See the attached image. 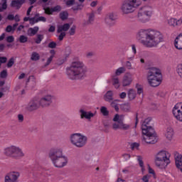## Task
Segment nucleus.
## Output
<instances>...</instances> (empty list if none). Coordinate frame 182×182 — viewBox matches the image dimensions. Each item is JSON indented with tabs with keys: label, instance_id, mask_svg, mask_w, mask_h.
<instances>
[{
	"label": "nucleus",
	"instance_id": "nucleus-44",
	"mask_svg": "<svg viewBox=\"0 0 182 182\" xmlns=\"http://www.w3.org/2000/svg\"><path fill=\"white\" fill-rule=\"evenodd\" d=\"M130 129V125L124 124L123 122L120 123V129L121 130H129Z\"/></svg>",
	"mask_w": 182,
	"mask_h": 182
},
{
	"label": "nucleus",
	"instance_id": "nucleus-16",
	"mask_svg": "<svg viewBox=\"0 0 182 182\" xmlns=\"http://www.w3.org/2000/svg\"><path fill=\"white\" fill-rule=\"evenodd\" d=\"M174 129L172 127H168L164 132V136L168 141H173L174 139Z\"/></svg>",
	"mask_w": 182,
	"mask_h": 182
},
{
	"label": "nucleus",
	"instance_id": "nucleus-17",
	"mask_svg": "<svg viewBox=\"0 0 182 182\" xmlns=\"http://www.w3.org/2000/svg\"><path fill=\"white\" fill-rule=\"evenodd\" d=\"M167 23L169 26L172 28H176V26H181V20L177 19L174 17H171L167 20Z\"/></svg>",
	"mask_w": 182,
	"mask_h": 182
},
{
	"label": "nucleus",
	"instance_id": "nucleus-33",
	"mask_svg": "<svg viewBox=\"0 0 182 182\" xmlns=\"http://www.w3.org/2000/svg\"><path fill=\"white\" fill-rule=\"evenodd\" d=\"M116 19H117V17H116L115 14L113 13H110L107 15L105 21H106L107 23H109V21H116Z\"/></svg>",
	"mask_w": 182,
	"mask_h": 182
},
{
	"label": "nucleus",
	"instance_id": "nucleus-31",
	"mask_svg": "<svg viewBox=\"0 0 182 182\" xmlns=\"http://www.w3.org/2000/svg\"><path fill=\"white\" fill-rule=\"evenodd\" d=\"M147 168H148L149 174H151V176H152L153 178H154V180H156V178H157V175H156V171H154V169H153L151 168V166H150V164H147Z\"/></svg>",
	"mask_w": 182,
	"mask_h": 182
},
{
	"label": "nucleus",
	"instance_id": "nucleus-32",
	"mask_svg": "<svg viewBox=\"0 0 182 182\" xmlns=\"http://www.w3.org/2000/svg\"><path fill=\"white\" fill-rule=\"evenodd\" d=\"M50 56L48 58L47 62L46 63V66H48V65H50V62H52L53 58H55V50H51L50 51Z\"/></svg>",
	"mask_w": 182,
	"mask_h": 182
},
{
	"label": "nucleus",
	"instance_id": "nucleus-1",
	"mask_svg": "<svg viewBox=\"0 0 182 182\" xmlns=\"http://www.w3.org/2000/svg\"><path fill=\"white\" fill-rule=\"evenodd\" d=\"M138 41L146 48H154L163 41V34L153 29H141L136 34Z\"/></svg>",
	"mask_w": 182,
	"mask_h": 182
},
{
	"label": "nucleus",
	"instance_id": "nucleus-34",
	"mask_svg": "<svg viewBox=\"0 0 182 182\" xmlns=\"http://www.w3.org/2000/svg\"><path fill=\"white\" fill-rule=\"evenodd\" d=\"M16 26H18V23H15L12 26H8L6 28V32H8V33H14L15 32V29H16Z\"/></svg>",
	"mask_w": 182,
	"mask_h": 182
},
{
	"label": "nucleus",
	"instance_id": "nucleus-11",
	"mask_svg": "<svg viewBox=\"0 0 182 182\" xmlns=\"http://www.w3.org/2000/svg\"><path fill=\"white\" fill-rule=\"evenodd\" d=\"M172 113L176 120L182 123V102H178L174 105Z\"/></svg>",
	"mask_w": 182,
	"mask_h": 182
},
{
	"label": "nucleus",
	"instance_id": "nucleus-7",
	"mask_svg": "<svg viewBox=\"0 0 182 182\" xmlns=\"http://www.w3.org/2000/svg\"><path fill=\"white\" fill-rule=\"evenodd\" d=\"M4 154L5 156H7V157H13V159H16V160H19V159L25 157V152H23V150L16 145H11L4 148Z\"/></svg>",
	"mask_w": 182,
	"mask_h": 182
},
{
	"label": "nucleus",
	"instance_id": "nucleus-8",
	"mask_svg": "<svg viewBox=\"0 0 182 182\" xmlns=\"http://www.w3.org/2000/svg\"><path fill=\"white\" fill-rule=\"evenodd\" d=\"M140 5H141V0H127L122 3L121 11L124 15H129V14H133Z\"/></svg>",
	"mask_w": 182,
	"mask_h": 182
},
{
	"label": "nucleus",
	"instance_id": "nucleus-2",
	"mask_svg": "<svg viewBox=\"0 0 182 182\" xmlns=\"http://www.w3.org/2000/svg\"><path fill=\"white\" fill-rule=\"evenodd\" d=\"M87 72V67H86L83 61L80 60L73 62L70 67L66 69L67 76L72 80L85 77Z\"/></svg>",
	"mask_w": 182,
	"mask_h": 182
},
{
	"label": "nucleus",
	"instance_id": "nucleus-14",
	"mask_svg": "<svg viewBox=\"0 0 182 182\" xmlns=\"http://www.w3.org/2000/svg\"><path fill=\"white\" fill-rule=\"evenodd\" d=\"M26 107L30 112H32L33 110H37V109H39V107H41L39 98L34 97L33 100H31L28 102Z\"/></svg>",
	"mask_w": 182,
	"mask_h": 182
},
{
	"label": "nucleus",
	"instance_id": "nucleus-63",
	"mask_svg": "<svg viewBox=\"0 0 182 182\" xmlns=\"http://www.w3.org/2000/svg\"><path fill=\"white\" fill-rule=\"evenodd\" d=\"M73 4H75V0H68L66 1L68 6H70V5H73Z\"/></svg>",
	"mask_w": 182,
	"mask_h": 182
},
{
	"label": "nucleus",
	"instance_id": "nucleus-61",
	"mask_svg": "<svg viewBox=\"0 0 182 182\" xmlns=\"http://www.w3.org/2000/svg\"><path fill=\"white\" fill-rule=\"evenodd\" d=\"M126 96H127V94L125 92H122L119 94L120 99H126Z\"/></svg>",
	"mask_w": 182,
	"mask_h": 182
},
{
	"label": "nucleus",
	"instance_id": "nucleus-40",
	"mask_svg": "<svg viewBox=\"0 0 182 182\" xmlns=\"http://www.w3.org/2000/svg\"><path fill=\"white\" fill-rule=\"evenodd\" d=\"M117 102H119V100H115L111 102V106L112 107H114L116 112H119V105H117Z\"/></svg>",
	"mask_w": 182,
	"mask_h": 182
},
{
	"label": "nucleus",
	"instance_id": "nucleus-22",
	"mask_svg": "<svg viewBox=\"0 0 182 182\" xmlns=\"http://www.w3.org/2000/svg\"><path fill=\"white\" fill-rule=\"evenodd\" d=\"M174 46L176 49L181 50L182 49V39L181 38L179 34L176 37L174 40Z\"/></svg>",
	"mask_w": 182,
	"mask_h": 182
},
{
	"label": "nucleus",
	"instance_id": "nucleus-56",
	"mask_svg": "<svg viewBox=\"0 0 182 182\" xmlns=\"http://www.w3.org/2000/svg\"><path fill=\"white\" fill-rule=\"evenodd\" d=\"M65 36H66V33L65 32H60V34L58 36V40L63 41V38H65Z\"/></svg>",
	"mask_w": 182,
	"mask_h": 182
},
{
	"label": "nucleus",
	"instance_id": "nucleus-57",
	"mask_svg": "<svg viewBox=\"0 0 182 182\" xmlns=\"http://www.w3.org/2000/svg\"><path fill=\"white\" fill-rule=\"evenodd\" d=\"M6 41H7V42H9V43H11L14 42V41H15V38H14V36H9L6 38Z\"/></svg>",
	"mask_w": 182,
	"mask_h": 182
},
{
	"label": "nucleus",
	"instance_id": "nucleus-36",
	"mask_svg": "<svg viewBox=\"0 0 182 182\" xmlns=\"http://www.w3.org/2000/svg\"><path fill=\"white\" fill-rule=\"evenodd\" d=\"M8 8V5L6 4V0H1V3H0V12L5 11Z\"/></svg>",
	"mask_w": 182,
	"mask_h": 182
},
{
	"label": "nucleus",
	"instance_id": "nucleus-4",
	"mask_svg": "<svg viewBox=\"0 0 182 182\" xmlns=\"http://www.w3.org/2000/svg\"><path fill=\"white\" fill-rule=\"evenodd\" d=\"M151 122V118H146L142 123V141L146 144H154L157 143V134L154 131L153 127L148 126L149 123Z\"/></svg>",
	"mask_w": 182,
	"mask_h": 182
},
{
	"label": "nucleus",
	"instance_id": "nucleus-23",
	"mask_svg": "<svg viewBox=\"0 0 182 182\" xmlns=\"http://www.w3.org/2000/svg\"><path fill=\"white\" fill-rule=\"evenodd\" d=\"M111 82L115 89H119V87H120V81L119 80V77L112 75L111 77Z\"/></svg>",
	"mask_w": 182,
	"mask_h": 182
},
{
	"label": "nucleus",
	"instance_id": "nucleus-26",
	"mask_svg": "<svg viewBox=\"0 0 182 182\" xmlns=\"http://www.w3.org/2000/svg\"><path fill=\"white\" fill-rule=\"evenodd\" d=\"M127 96L129 100H134L136 99V96H137V93L136 92V90L129 89L127 92Z\"/></svg>",
	"mask_w": 182,
	"mask_h": 182
},
{
	"label": "nucleus",
	"instance_id": "nucleus-20",
	"mask_svg": "<svg viewBox=\"0 0 182 182\" xmlns=\"http://www.w3.org/2000/svg\"><path fill=\"white\" fill-rule=\"evenodd\" d=\"M25 3V0H13L11 4L12 8L15 9H19L21 6Z\"/></svg>",
	"mask_w": 182,
	"mask_h": 182
},
{
	"label": "nucleus",
	"instance_id": "nucleus-3",
	"mask_svg": "<svg viewBox=\"0 0 182 182\" xmlns=\"http://www.w3.org/2000/svg\"><path fill=\"white\" fill-rule=\"evenodd\" d=\"M48 157L54 167L57 168H62L69 163V159L63 154V149L60 147L51 149L48 153Z\"/></svg>",
	"mask_w": 182,
	"mask_h": 182
},
{
	"label": "nucleus",
	"instance_id": "nucleus-62",
	"mask_svg": "<svg viewBox=\"0 0 182 182\" xmlns=\"http://www.w3.org/2000/svg\"><path fill=\"white\" fill-rule=\"evenodd\" d=\"M126 67L127 68V69H129V70L133 69V67H132V63H130V61L126 62Z\"/></svg>",
	"mask_w": 182,
	"mask_h": 182
},
{
	"label": "nucleus",
	"instance_id": "nucleus-45",
	"mask_svg": "<svg viewBox=\"0 0 182 182\" xmlns=\"http://www.w3.org/2000/svg\"><path fill=\"white\" fill-rule=\"evenodd\" d=\"M68 12H66V11L61 12V13L60 14V18L63 21H65V19H68Z\"/></svg>",
	"mask_w": 182,
	"mask_h": 182
},
{
	"label": "nucleus",
	"instance_id": "nucleus-35",
	"mask_svg": "<svg viewBox=\"0 0 182 182\" xmlns=\"http://www.w3.org/2000/svg\"><path fill=\"white\" fill-rule=\"evenodd\" d=\"M124 72H126V68L124 67H120L115 70V76H120Z\"/></svg>",
	"mask_w": 182,
	"mask_h": 182
},
{
	"label": "nucleus",
	"instance_id": "nucleus-53",
	"mask_svg": "<svg viewBox=\"0 0 182 182\" xmlns=\"http://www.w3.org/2000/svg\"><path fill=\"white\" fill-rule=\"evenodd\" d=\"M94 19H95V15L93 14H90L88 16V21L87 23V24L92 23V22H93Z\"/></svg>",
	"mask_w": 182,
	"mask_h": 182
},
{
	"label": "nucleus",
	"instance_id": "nucleus-21",
	"mask_svg": "<svg viewBox=\"0 0 182 182\" xmlns=\"http://www.w3.org/2000/svg\"><path fill=\"white\" fill-rule=\"evenodd\" d=\"M175 164L179 171L182 173V155H178L175 158Z\"/></svg>",
	"mask_w": 182,
	"mask_h": 182
},
{
	"label": "nucleus",
	"instance_id": "nucleus-28",
	"mask_svg": "<svg viewBox=\"0 0 182 182\" xmlns=\"http://www.w3.org/2000/svg\"><path fill=\"white\" fill-rule=\"evenodd\" d=\"M124 120V115L116 114L113 118V122H117V123H122Z\"/></svg>",
	"mask_w": 182,
	"mask_h": 182
},
{
	"label": "nucleus",
	"instance_id": "nucleus-43",
	"mask_svg": "<svg viewBox=\"0 0 182 182\" xmlns=\"http://www.w3.org/2000/svg\"><path fill=\"white\" fill-rule=\"evenodd\" d=\"M176 72H177L178 76H180L182 79V63H180L177 65Z\"/></svg>",
	"mask_w": 182,
	"mask_h": 182
},
{
	"label": "nucleus",
	"instance_id": "nucleus-51",
	"mask_svg": "<svg viewBox=\"0 0 182 182\" xmlns=\"http://www.w3.org/2000/svg\"><path fill=\"white\" fill-rule=\"evenodd\" d=\"M27 21H29V22L31 25H33V23H35V22H34L35 21V18H30L29 17H25L24 18V21L27 22Z\"/></svg>",
	"mask_w": 182,
	"mask_h": 182
},
{
	"label": "nucleus",
	"instance_id": "nucleus-27",
	"mask_svg": "<svg viewBox=\"0 0 182 182\" xmlns=\"http://www.w3.org/2000/svg\"><path fill=\"white\" fill-rule=\"evenodd\" d=\"M120 109L122 112L127 113L132 110V107L130 106V104L125 103L120 105Z\"/></svg>",
	"mask_w": 182,
	"mask_h": 182
},
{
	"label": "nucleus",
	"instance_id": "nucleus-12",
	"mask_svg": "<svg viewBox=\"0 0 182 182\" xmlns=\"http://www.w3.org/2000/svg\"><path fill=\"white\" fill-rule=\"evenodd\" d=\"M40 105L41 107H48L52 104V100H53V95L50 94H47L43 96L40 100Z\"/></svg>",
	"mask_w": 182,
	"mask_h": 182
},
{
	"label": "nucleus",
	"instance_id": "nucleus-5",
	"mask_svg": "<svg viewBox=\"0 0 182 182\" xmlns=\"http://www.w3.org/2000/svg\"><path fill=\"white\" fill-rule=\"evenodd\" d=\"M170 157H171V154L167 150L158 151L154 157L155 165L161 170L167 168V166L171 163Z\"/></svg>",
	"mask_w": 182,
	"mask_h": 182
},
{
	"label": "nucleus",
	"instance_id": "nucleus-37",
	"mask_svg": "<svg viewBox=\"0 0 182 182\" xmlns=\"http://www.w3.org/2000/svg\"><path fill=\"white\" fill-rule=\"evenodd\" d=\"M40 58H41V55H39V53H38L36 52H33L31 54V60L36 61V60H39Z\"/></svg>",
	"mask_w": 182,
	"mask_h": 182
},
{
	"label": "nucleus",
	"instance_id": "nucleus-48",
	"mask_svg": "<svg viewBox=\"0 0 182 182\" xmlns=\"http://www.w3.org/2000/svg\"><path fill=\"white\" fill-rule=\"evenodd\" d=\"M14 63H15V58H11L7 63V67L12 68V66H14Z\"/></svg>",
	"mask_w": 182,
	"mask_h": 182
},
{
	"label": "nucleus",
	"instance_id": "nucleus-50",
	"mask_svg": "<svg viewBox=\"0 0 182 182\" xmlns=\"http://www.w3.org/2000/svg\"><path fill=\"white\" fill-rule=\"evenodd\" d=\"M43 39V35H38L37 36V38L36 39V43H41V42H42V40Z\"/></svg>",
	"mask_w": 182,
	"mask_h": 182
},
{
	"label": "nucleus",
	"instance_id": "nucleus-64",
	"mask_svg": "<svg viewBox=\"0 0 182 182\" xmlns=\"http://www.w3.org/2000/svg\"><path fill=\"white\" fill-rule=\"evenodd\" d=\"M7 60L6 57H0V63H5Z\"/></svg>",
	"mask_w": 182,
	"mask_h": 182
},
{
	"label": "nucleus",
	"instance_id": "nucleus-10",
	"mask_svg": "<svg viewBox=\"0 0 182 182\" xmlns=\"http://www.w3.org/2000/svg\"><path fill=\"white\" fill-rule=\"evenodd\" d=\"M70 141L73 146L77 149H81L86 146L87 143V136L82 133H74L70 136Z\"/></svg>",
	"mask_w": 182,
	"mask_h": 182
},
{
	"label": "nucleus",
	"instance_id": "nucleus-49",
	"mask_svg": "<svg viewBox=\"0 0 182 182\" xmlns=\"http://www.w3.org/2000/svg\"><path fill=\"white\" fill-rule=\"evenodd\" d=\"M46 22V18L43 16H40L38 18V19L34 20V23H36L37 22Z\"/></svg>",
	"mask_w": 182,
	"mask_h": 182
},
{
	"label": "nucleus",
	"instance_id": "nucleus-18",
	"mask_svg": "<svg viewBox=\"0 0 182 182\" xmlns=\"http://www.w3.org/2000/svg\"><path fill=\"white\" fill-rule=\"evenodd\" d=\"M61 10H62V7H60V6H56L51 9L44 7V11L46 14H48V15H52L53 12H60Z\"/></svg>",
	"mask_w": 182,
	"mask_h": 182
},
{
	"label": "nucleus",
	"instance_id": "nucleus-55",
	"mask_svg": "<svg viewBox=\"0 0 182 182\" xmlns=\"http://www.w3.org/2000/svg\"><path fill=\"white\" fill-rule=\"evenodd\" d=\"M112 129H114V130H118L119 129H120V123H114L112 125Z\"/></svg>",
	"mask_w": 182,
	"mask_h": 182
},
{
	"label": "nucleus",
	"instance_id": "nucleus-6",
	"mask_svg": "<svg viewBox=\"0 0 182 182\" xmlns=\"http://www.w3.org/2000/svg\"><path fill=\"white\" fill-rule=\"evenodd\" d=\"M147 80L149 85L152 87H157V86H160L163 81V76L161 75V71H160V69L155 67L150 68L147 75Z\"/></svg>",
	"mask_w": 182,
	"mask_h": 182
},
{
	"label": "nucleus",
	"instance_id": "nucleus-47",
	"mask_svg": "<svg viewBox=\"0 0 182 182\" xmlns=\"http://www.w3.org/2000/svg\"><path fill=\"white\" fill-rule=\"evenodd\" d=\"M151 177V176L149 175V174H146L145 176H144L142 178H141V181L143 182H149L150 181V178Z\"/></svg>",
	"mask_w": 182,
	"mask_h": 182
},
{
	"label": "nucleus",
	"instance_id": "nucleus-54",
	"mask_svg": "<svg viewBox=\"0 0 182 182\" xmlns=\"http://www.w3.org/2000/svg\"><path fill=\"white\" fill-rule=\"evenodd\" d=\"M75 32H76V26H73L69 31V33L70 35H75Z\"/></svg>",
	"mask_w": 182,
	"mask_h": 182
},
{
	"label": "nucleus",
	"instance_id": "nucleus-29",
	"mask_svg": "<svg viewBox=\"0 0 182 182\" xmlns=\"http://www.w3.org/2000/svg\"><path fill=\"white\" fill-rule=\"evenodd\" d=\"M105 100L107 102H112L113 100V91H108L104 96Z\"/></svg>",
	"mask_w": 182,
	"mask_h": 182
},
{
	"label": "nucleus",
	"instance_id": "nucleus-42",
	"mask_svg": "<svg viewBox=\"0 0 182 182\" xmlns=\"http://www.w3.org/2000/svg\"><path fill=\"white\" fill-rule=\"evenodd\" d=\"M100 112L102 113V116H109V110L106 107H101Z\"/></svg>",
	"mask_w": 182,
	"mask_h": 182
},
{
	"label": "nucleus",
	"instance_id": "nucleus-9",
	"mask_svg": "<svg viewBox=\"0 0 182 182\" xmlns=\"http://www.w3.org/2000/svg\"><path fill=\"white\" fill-rule=\"evenodd\" d=\"M153 16V7L150 6H144L141 7L136 15V19L141 23H146L150 21Z\"/></svg>",
	"mask_w": 182,
	"mask_h": 182
},
{
	"label": "nucleus",
	"instance_id": "nucleus-60",
	"mask_svg": "<svg viewBox=\"0 0 182 182\" xmlns=\"http://www.w3.org/2000/svg\"><path fill=\"white\" fill-rule=\"evenodd\" d=\"M48 48L53 49V48H56V43L52 41L48 44Z\"/></svg>",
	"mask_w": 182,
	"mask_h": 182
},
{
	"label": "nucleus",
	"instance_id": "nucleus-38",
	"mask_svg": "<svg viewBox=\"0 0 182 182\" xmlns=\"http://www.w3.org/2000/svg\"><path fill=\"white\" fill-rule=\"evenodd\" d=\"M138 95H142L143 96V86L140 84H136L135 86Z\"/></svg>",
	"mask_w": 182,
	"mask_h": 182
},
{
	"label": "nucleus",
	"instance_id": "nucleus-41",
	"mask_svg": "<svg viewBox=\"0 0 182 182\" xmlns=\"http://www.w3.org/2000/svg\"><path fill=\"white\" fill-rule=\"evenodd\" d=\"M117 102H119V100H115L111 102V106L112 107H114L116 112H119V105H117Z\"/></svg>",
	"mask_w": 182,
	"mask_h": 182
},
{
	"label": "nucleus",
	"instance_id": "nucleus-13",
	"mask_svg": "<svg viewBox=\"0 0 182 182\" xmlns=\"http://www.w3.org/2000/svg\"><path fill=\"white\" fill-rule=\"evenodd\" d=\"M21 173L18 171H11L7 173L4 177V182H18Z\"/></svg>",
	"mask_w": 182,
	"mask_h": 182
},
{
	"label": "nucleus",
	"instance_id": "nucleus-30",
	"mask_svg": "<svg viewBox=\"0 0 182 182\" xmlns=\"http://www.w3.org/2000/svg\"><path fill=\"white\" fill-rule=\"evenodd\" d=\"M38 31H39V27L38 26L30 28L28 30V35L29 36H33V35H36V33H38Z\"/></svg>",
	"mask_w": 182,
	"mask_h": 182
},
{
	"label": "nucleus",
	"instance_id": "nucleus-25",
	"mask_svg": "<svg viewBox=\"0 0 182 182\" xmlns=\"http://www.w3.org/2000/svg\"><path fill=\"white\" fill-rule=\"evenodd\" d=\"M70 28V25L69 23H65L64 25L58 26V33H60V32H66Z\"/></svg>",
	"mask_w": 182,
	"mask_h": 182
},
{
	"label": "nucleus",
	"instance_id": "nucleus-46",
	"mask_svg": "<svg viewBox=\"0 0 182 182\" xmlns=\"http://www.w3.org/2000/svg\"><path fill=\"white\" fill-rule=\"evenodd\" d=\"M19 42L21 43H25L28 42V37H26L25 36H21L19 37Z\"/></svg>",
	"mask_w": 182,
	"mask_h": 182
},
{
	"label": "nucleus",
	"instance_id": "nucleus-15",
	"mask_svg": "<svg viewBox=\"0 0 182 182\" xmlns=\"http://www.w3.org/2000/svg\"><path fill=\"white\" fill-rule=\"evenodd\" d=\"M80 114L81 119H87V120H90V119L96 116V112H87L85 110V109L82 108L80 109Z\"/></svg>",
	"mask_w": 182,
	"mask_h": 182
},
{
	"label": "nucleus",
	"instance_id": "nucleus-58",
	"mask_svg": "<svg viewBox=\"0 0 182 182\" xmlns=\"http://www.w3.org/2000/svg\"><path fill=\"white\" fill-rule=\"evenodd\" d=\"M8 75V73L6 72V70H3L1 73H0V77H2L3 79L5 78Z\"/></svg>",
	"mask_w": 182,
	"mask_h": 182
},
{
	"label": "nucleus",
	"instance_id": "nucleus-52",
	"mask_svg": "<svg viewBox=\"0 0 182 182\" xmlns=\"http://www.w3.org/2000/svg\"><path fill=\"white\" fill-rule=\"evenodd\" d=\"M140 144H139V143H132L131 144V148L132 149V150H137L139 147Z\"/></svg>",
	"mask_w": 182,
	"mask_h": 182
},
{
	"label": "nucleus",
	"instance_id": "nucleus-24",
	"mask_svg": "<svg viewBox=\"0 0 182 182\" xmlns=\"http://www.w3.org/2000/svg\"><path fill=\"white\" fill-rule=\"evenodd\" d=\"M136 160L138 161V164L139 165L142 174H144V173H146V167L144 166L143 157H141V156H138Z\"/></svg>",
	"mask_w": 182,
	"mask_h": 182
},
{
	"label": "nucleus",
	"instance_id": "nucleus-19",
	"mask_svg": "<svg viewBox=\"0 0 182 182\" xmlns=\"http://www.w3.org/2000/svg\"><path fill=\"white\" fill-rule=\"evenodd\" d=\"M133 82V78L132 75H124L122 80V86L125 87L126 86H130Z\"/></svg>",
	"mask_w": 182,
	"mask_h": 182
},
{
	"label": "nucleus",
	"instance_id": "nucleus-59",
	"mask_svg": "<svg viewBox=\"0 0 182 182\" xmlns=\"http://www.w3.org/2000/svg\"><path fill=\"white\" fill-rule=\"evenodd\" d=\"M131 48H132V53H133L134 55H136V53H137V50L136 49V45L132 44V45L131 46Z\"/></svg>",
	"mask_w": 182,
	"mask_h": 182
},
{
	"label": "nucleus",
	"instance_id": "nucleus-39",
	"mask_svg": "<svg viewBox=\"0 0 182 182\" xmlns=\"http://www.w3.org/2000/svg\"><path fill=\"white\" fill-rule=\"evenodd\" d=\"M117 102H119V100H115L111 102V106L112 107H114L116 112H119V105H117Z\"/></svg>",
	"mask_w": 182,
	"mask_h": 182
}]
</instances>
